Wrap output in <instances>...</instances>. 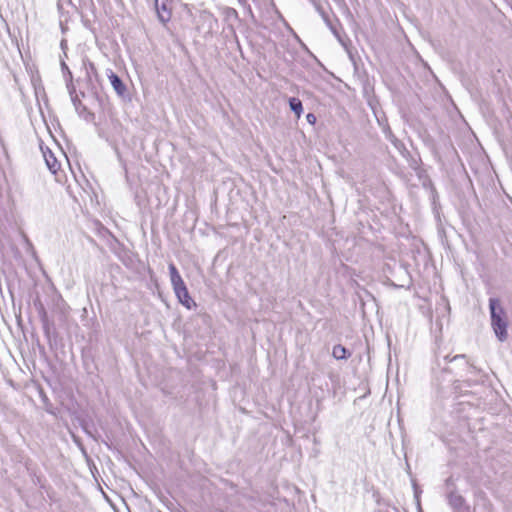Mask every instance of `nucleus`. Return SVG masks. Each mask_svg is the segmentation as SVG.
<instances>
[{
  "instance_id": "obj_8",
  "label": "nucleus",
  "mask_w": 512,
  "mask_h": 512,
  "mask_svg": "<svg viewBox=\"0 0 512 512\" xmlns=\"http://www.w3.org/2000/svg\"><path fill=\"white\" fill-rule=\"evenodd\" d=\"M333 356L336 358V359H345L347 357V351L345 349V347H343L342 345H335L333 347Z\"/></svg>"
},
{
  "instance_id": "obj_9",
  "label": "nucleus",
  "mask_w": 512,
  "mask_h": 512,
  "mask_svg": "<svg viewBox=\"0 0 512 512\" xmlns=\"http://www.w3.org/2000/svg\"><path fill=\"white\" fill-rule=\"evenodd\" d=\"M307 120L310 122V123H314L315 121V116L313 114H308L307 115Z\"/></svg>"
},
{
  "instance_id": "obj_2",
  "label": "nucleus",
  "mask_w": 512,
  "mask_h": 512,
  "mask_svg": "<svg viewBox=\"0 0 512 512\" xmlns=\"http://www.w3.org/2000/svg\"><path fill=\"white\" fill-rule=\"evenodd\" d=\"M179 0H155V8L159 20L166 24L172 17Z\"/></svg>"
},
{
  "instance_id": "obj_1",
  "label": "nucleus",
  "mask_w": 512,
  "mask_h": 512,
  "mask_svg": "<svg viewBox=\"0 0 512 512\" xmlns=\"http://www.w3.org/2000/svg\"><path fill=\"white\" fill-rule=\"evenodd\" d=\"M491 321L497 337L503 341L507 338V322L505 319V312L499 306L496 299H490Z\"/></svg>"
},
{
  "instance_id": "obj_4",
  "label": "nucleus",
  "mask_w": 512,
  "mask_h": 512,
  "mask_svg": "<svg viewBox=\"0 0 512 512\" xmlns=\"http://www.w3.org/2000/svg\"><path fill=\"white\" fill-rule=\"evenodd\" d=\"M45 162L49 170L57 176L61 171V162L55 157V155L50 151L43 152Z\"/></svg>"
},
{
  "instance_id": "obj_5",
  "label": "nucleus",
  "mask_w": 512,
  "mask_h": 512,
  "mask_svg": "<svg viewBox=\"0 0 512 512\" xmlns=\"http://www.w3.org/2000/svg\"><path fill=\"white\" fill-rule=\"evenodd\" d=\"M108 78H109V81H110L112 87L116 91V93L119 96H124L127 89H126L125 84L119 78V76L111 71L110 74L108 75Z\"/></svg>"
},
{
  "instance_id": "obj_7",
  "label": "nucleus",
  "mask_w": 512,
  "mask_h": 512,
  "mask_svg": "<svg viewBox=\"0 0 512 512\" xmlns=\"http://www.w3.org/2000/svg\"><path fill=\"white\" fill-rule=\"evenodd\" d=\"M290 108L295 112L297 118H300L303 112V106L301 101L298 98H291L289 100Z\"/></svg>"
},
{
  "instance_id": "obj_6",
  "label": "nucleus",
  "mask_w": 512,
  "mask_h": 512,
  "mask_svg": "<svg viewBox=\"0 0 512 512\" xmlns=\"http://www.w3.org/2000/svg\"><path fill=\"white\" fill-rule=\"evenodd\" d=\"M169 272L172 286H176V284L184 281L173 263L169 265Z\"/></svg>"
},
{
  "instance_id": "obj_3",
  "label": "nucleus",
  "mask_w": 512,
  "mask_h": 512,
  "mask_svg": "<svg viewBox=\"0 0 512 512\" xmlns=\"http://www.w3.org/2000/svg\"><path fill=\"white\" fill-rule=\"evenodd\" d=\"M172 287L177 299L184 307H186L187 309H192L196 307V302L191 298L184 281Z\"/></svg>"
}]
</instances>
